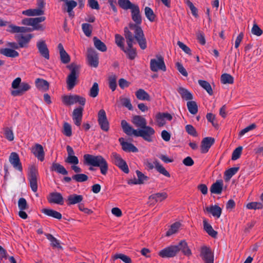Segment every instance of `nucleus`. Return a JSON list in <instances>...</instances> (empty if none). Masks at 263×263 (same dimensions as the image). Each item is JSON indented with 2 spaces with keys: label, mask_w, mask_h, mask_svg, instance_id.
<instances>
[{
  "label": "nucleus",
  "mask_w": 263,
  "mask_h": 263,
  "mask_svg": "<svg viewBox=\"0 0 263 263\" xmlns=\"http://www.w3.org/2000/svg\"><path fill=\"white\" fill-rule=\"evenodd\" d=\"M129 27L130 30L134 32L135 35H133V33L129 30L127 27L124 28V36L128 47L126 49L124 48V50H122L127 54L130 59L133 60L137 55L136 50L133 47L134 39L136 40L142 49H145L146 48V42L143 30L140 26L132 24L129 25Z\"/></svg>",
  "instance_id": "f257e3e1"
},
{
  "label": "nucleus",
  "mask_w": 263,
  "mask_h": 263,
  "mask_svg": "<svg viewBox=\"0 0 263 263\" xmlns=\"http://www.w3.org/2000/svg\"><path fill=\"white\" fill-rule=\"evenodd\" d=\"M180 251L186 256L192 254L191 250L185 240H181L177 245H171L164 248L159 251L158 254L162 258H171L177 255Z\"/></svg>",
  "instance_id": "f03ea898"
},
{
  "label": "nucleus",
  "mask_w": 263,
  "mask_h": 263,
  "mask_svg": "<svg viewBox=\"0 0 263 263\" xmlns=\"http://www.w3.org/2000/svg\"><path fill=\"white\" fill-rule=\"evenodd\" d=\"M84 162L87 165L99 167L102 175H105L108 170L106 160L101 155L94 156L85 154L84 156Z\"/></svg>",
  "instance_id": "7ed1b4c3"
},
{
  "label": "nucleus",
  "mask_w": 263,
  "mask_h": 263,
  "mask_svg": "<svg viewBox=\"0 0 263 263\" xmlns=\"http://www.w3.org/2000/svg\"><path fill=\"white\" fill-rule=\"evenodd\" d=\"M80 66L74 63L68 66L70 73L68 76L66 83L68 90H71L77 84V81L79 77Z\"/></svg>",
  "instance_id": "20e7f679"
},
{
  "label": "nucleus",
  "mask_w": 263,
  "mask_h": 263,
  "mask_svg": "<svg viewBox=\"0 0 263 263\" xmlns=\"http://www.w3.org/2000/svg\"><path fill=\"white\" fill-rule=\"evenodd\" d=\"M63 103L66 105H71L75 103H79L84 106L85 104L86 100L83 97L78 95H65L62 98Z\"/></svg>",
  "instance_id": "39448f33"
},
{
  "label": "nucleus",
  "mask_w": 263,
  "mask_h": 263,
  "mask_svg": "<svg viewBox=\"0 0 263 263\" xmlns=\"http://www.w3.org/2000/svg\"><path fill=\"white\" fill-rule=\"evenodd\" d=\"M39 176L38 171L35 166H31L29 168L28 179L29 182L30 186L33 192L37 191V178Z\"/></svg>",
  "instance_id": "423d86ee"
},
{
  "label": "nucleus",
  "mask_w": 263,
  "mask_h": 263,
  "mask_svg": "<svg viewBox=\"0 0 263 263\" xmlns=\"http://www.w3.org/2000/svg\"><path fill=\"white\" fill-rule=\"evenodd\" d=\"M156 58V59H153L151 60V70L154 72H157L160 70L163 71H166V68L163 57L161 55H157Z\"/></svg>",
  "instance_id": "0eeeda50"
},
{
  "label": "nucleus",
  "mask_w": 263,
  "mask_h": 263,
  "mask_svg": "<svg viewBox=\"0 0 263 263\" xmlns=\"http://www.w3.org/2000/svg\"><path fill=\"white\" fill-rule=\"evenodd\" d=\"M155 133V130L152 127L146 125L141 129L137 130L136 137H141L145 140L148 142H152L153 141L152 136L154 135Z\"/></svg>",
  "instance_id": "6e6552de"
},
{
  "label": "nucleus",
  "mask_w": 263,
  "mask_h": 263,
  "mask_svg": "<svg viewBox=\"0 0 263 263\" xmlns=\"http://www.w3.org/2000/svg\"><path fill=\"white\" fill-rule=\"evenodd\" d=\"M111 158L112 162L122 171L125 173L129 172V169L126 162L121 157L120 155L113 152L111 153Z\"/></svg>",
  "instance_id": "1a4fd4ad"
},
{
  "label": "nucleus",
  "mask_w": 263,
  "mask_h": 263,
  "mask_svg": "<svg viewBox=\"0 0 263 263\" xmlns=\"http://www.w3.org/2000/svg\"><path fill=\"white\" fill-rule=\"evenodd\" d=\"M200 256L204 263H214V254L210 248L202 247Z\"/></svg>",
  "instance_id": "9d476101"
},
{
  "label": "nucleus",
  "mask_w": 263,
  "mask_h": 263,
  "mask_svg": "<svg viewBox=\"0 0 263 263\" xmlns=\"http://www.w3.org/2000/svg\"><path fill=\"white\" fill-rule=\"evenodd\" d=\"M36 47L40 55L46 60L49 59V51L44 40H40L36 42Z\"/></svg>",
  "instance_id": "9b49d317"
},
{
  "label": "nucleus",
  "mask_w": 263,
  "mask_h": 263,
  "mask_svg": "<svg viewBox=\"0 0 263 263\" xmlns=\"http://www.w3.org/2000/svg\"><path fill=\"white\" fill-rule=\"evenodd\" d=\"M87 52V60L89 65L95 68L98 67L99 58L96 51L92 48H89L88 49Z\"/></svg>",
  "instance_id": "f8f14e48"
},
{
  "label": "nucleus",
  "mask_w": 263,
  "mask_h": 263,
  "mask_svg": "<svg viewBox=\"0 0 263 263\" xmlns=\"http://www.w3.org/2000/svg\"><path fill=\"white\" fill-rule=\"evenodd\" d=\"M98 122L102 130L104 131L108 130L109 123L104 109H101L98 112Z\"/></svg>",
  "instance_id": "ddd939ff"
},
{
  "label": "nucleus",
  "mask_w": 263,
  "mask_h": 263,
  "mask_svg": "<svg viewBox=\"0 0 263 263\" xmlns=\"http://www.w3.org/2000/svg\"><path fill=\"white\" fill-rule=\"evenodd\" d=\"M33 37V36L31 34H28L26 35L22 34L16 35L15 36L16 40L18 42L19 47L21 48L27 47L28 46V44Z\"/></svg>",
  "instance_id": "4468645a"
},
{
  "label": "nucleus",
  "mask_w": 263,
  "mask_h": 263,
  "mask_svg": "<svg viewBox=\"0 0 263 263\" xmlns=\"http://www.w3.org/2000/svg\"><path fill=\"white\" fill-rule=\"evenodd\" d=\"M214 142L215 139L213 138L208 137L203 138L201 143V153H206Z\"/></svg>",
  "instance_id": "2eb2a0df"
},
{
  "label": "nucleus",
  "mask_w": 263,
  "mask_h": 263,
  "mask_svg": "<svg viewBox=\"0 0 263 263\" xmlns=\"http://www.w3.org/2000/svg\"><path fill=\"white\" fill-rule=\"evenodd\" d=\"M165 119L170 121L172 119V116L167 112H159L156 115L157 124L160 127L165 124Z\"/></svg>",
  "instance_id": "dca6fc26"
},
{
  "label": "nucleus",
  "mask_w": 263,
  "mask_h": 263,
  "mask_svg": "<svg viewBox=\"0 0 263 263\" xmlns=\"http://www.w3.org/2000/svg\"><path fill=\"white\" fill-rule=\"evenodd\" d=\"M31 152L40 161L44 159L45 153L43 147L40 144H35L31 148Z\"/></svg>",
  "instance_id": "f3484780"
},
{
  "label": "nucleus",
  "mask_w": 263,
  "mask_h": 263,
  "mask_svg": "<svg viewBox=\"0 0 263 263\" xmlns=\"http://www.w3.org/2000/svg\"><path fill=\"white\" fill-rule=\"evenodd\" d=\"M49 203H56L62 205L64 202V199L61 194L58 192H53L49 194L48 197Z\"/></svg>",
  "instance_id": "a211bd4d"
},
{
  "label": "nucleus",
  "mask_w": 263,
  "mask_h": 263,
  "mask_svg": "<svg viewBox=\"0 0 263 263\" xmlns=\"http://www.w3.org/2000/svg\"><path fill=\"white\" fill-rule=\"evenodd\" d=\"M9 162L13 166L20 171H22V167L20 162L18 155L15 152L11 153L9 157Z\"/></svg>",
  "instance_id": "6ab92c4d"
},
{
  "label": "nucleus",
  "mask_w": 263,
  "mask_h": 263,
  "mask_svg": "<svg viewBox=\"0 0 263 263\" xmlns=\"http://www.w3.org/2000/svg\"><path fill=\"white\" fill-rule=\"evenodd\" d=\"M31 88L30 85L26 82H22L17 89L11 91V94L13 96H18L23 95Z\"/></svg>",
  "instance_id": "aec40b11"
},
{
  "label": "nucleus",
  "mask_w": 263,
  "mask_h": 263,
  "mask_svg": "<svg viewBox=\"0 0 263 263\" xmlns=\"http://www.w3.org/2000/svg\"><path fill=\"white\" fill-rule=\"evenodd\" d=\"M83 108L82 107H78L73 110L72 114V118L74 124L77 126H80Z\"/></svg>",
  "instance_id": "412c9836"
},
{
  "label": "nucleus",
  "mask_w": 263,
  "mask_h": 263,
  "mask_svg": "<svg viewBox=\"0 0 263 263\" xmlns=\"http://www.w3.org/2000/svg\"><path fill=\"white\" fill-rule=\"evenodd\" d=\"M45 20V17L40 16L39 17H35L32 18L31 26L32 27L33 29L34 30H44V27L40 23Z\"/></svg>",
  "instance_id": "4be33fe9"
},
{
  "label": "nucleus",
  "mask_w": 263,
  "mask_h": 263,
  "mask_svg": "<svg viewBox=\"0 0 263 263\" xmlns=\"http://www.w3.org/2000/svg\"><path fill=\"white\" fill-rule=\"evenodd\" d=\"M45 20V17L40 16L39 17H35L32 18L31 26L32 27L33 29L34 30H44V27L40 23Z\"/></svg>",
  "instance_id": "5701e85b"
},
{
  "label": "nucleus",
  "mask_w": 263,
  "mask_h": 263,
  "mask_svg": "<svg viewBox=\"0 0 263 263\" xmlns=\"http://www.w3.org/2000/svg\"><path fill=\"white\" fill-rule=\"evenodd\" d=\"M121 125L123 132L126 135L136 136L137 130L134 129L125 120H122Z\"/></svg>",
  "instance_id": "b1692460"
},
{
  "label": "nucleus",
  "mask_w": 263,
  "mask_h": 263,
  "mask_svg": "<svg viewBox=\"0 0 263 263\" xmlns=\"http://www.w3.org/2000/svg\"><path fill=\"white\" fill-rule=\"evenodd\" d=\"M119 142H120L123 150L125 152L135 153L138 151V148L132 143L125 142L122 138L119 139Z\"/></svg>",
  "instance_id": "393cba45"
},
{
  "label": "nucleus",
  "mask_w": 263,
  "mask_h": 263,
  "mask_svg": "<svg viewBox=\"0 0 263 263\" xmlns=\"http://www.w3.org/2000/svg\"><path fill=\"white\" fill-rule=\"evenodd\" d=\"M132 121L136 127H140L141 129L147 124L146 119L141 116L135 115L133 116Z\"/></svg>",
  "instance_id": "a878e982"
},
{
  "label": "nucleus",
  "mask_w": 263,
  "mask_h": 263,
  "mask_svg": "<svg viewBox=\"0 0 263 263\" xmlns=\"http://www.w3.org/2000/svg\"><path fill=\"white\" fill-rule=\"evenodd\" d=\"M58 48L59 50L61 62L64 64L69 63L70 60V57L64 49L62 44L61 43L59 44Z\"/></svg>",
  "instance_id": "bb28decb"
},
{
  "label": "nucleus",
  "mask_w": 263,
  "mask_h": 263,
  "mask_svg": "<svg viewBox=\"0 0 263 263\" xmlns=\"http://www.w3.org/2000/svg\"><path fill=\"white\" fill-rule=\"evenodd\" d=\"M205 210L217 218L220 217L222 211L221 209L217 205L207 206L205 208Z\"/></svg>",
  "instance_id": "cd10ccee"
},
{
  "label": "nucleus",
  "mask_w": 263,
  "mask_h": 263,
  "mask_svg": "<svg viewBox=\"0 0 263 263\" xmlns=\"http://www.w3.org/2000/svg\"><path fill=\"white\" fill-rule=\"evenodd\" d=\"M132 17L133 20L137 24H140L142 22L141 17L140 14V9L138 5H136L131 10Z\"/></svg>",
  "instance_id": "c85d7f7f"
},
{
  "label": "nucleus",
  "mask_w": 263,
  "mask_h": 263,
  "mask_svg": "<svg viewBox=\"0 0 263 263\" xmlns=\"http://www.w3.org/2000/svg\"><path fill=\"white\" fill-rule=\"evenodd\" d=\"M182 99L191 101L193 99V95L187 89L183 87H179L177 90Z\"/></svg>",
  "instance_id": "c756f323"
},
{
  "label": "nucleus",
  "mask_w": 263,
  "mask_h": 263,
  "mask_svg": "<svg viewBox=\"0 0 263 263\" xmlns=\"http://www.w3.org/2000/svg\"><path fill=\"white\" fill-rule=\"evenodd\" d=\"M44 13V10L40 8H36L34 9H29L26 10H24L22 12L23 14L29 16H40L43 15Z\"/></svg>",
  "instance_id": "7c9ffc66"
},
{
  "label": "nucleus",
  "mask_w": 263,
  "mask_h": 263,
  "mask_svg": "<svg viewBox=\"0 0 263 263\" xmlns=\"http://www.w3.org/2000/svg\"><path fill=\"white\" fill-rule=\"evenodd\" d=\"M0 53L7 57L16 58L19 55L17 51L10 48H2L0 49Z\"/></svg>",
  "instance_id": "2f4dec72"
},
{
  "label": "nucleus",
  "mask_w": 263,
  "mask_h": 263,
  "mask_svg": "<svg viewBox=\"0 0 263 263\" xmlns=\"http://www.w3.org/2000/svg\"><path fill=\"white\" fill-rule=\"evenodd\" d=\"M136 174L137 175L138 179H135L131 181V183L134 184H143L145 181H147L148 179V177L144 175L142 172L139 171H136Z\"/></svg>",
  "instance_id": "473e14b6"
},
{
  "label": "nucleus",
  "mask_w": 263,
  "mask_h": 263,
  "mask_svg": "<svg viewBox=\"0 0 263 263\" xmlns=\"http://www.w3.org/2000/svg\"><path fill=\"white\" fill-rule=\"evenodd\" d=\"M223 182L222 181H217L213 184L210 188V191L212 193L220 194L222 190Z\"/></svg>",
  "instance_id": "72a5a7b5"
},
{
  "label": "nucleus",
  "mask_w": 263,
  "mask_h": 263,
  "mask_svg": "<svg viewBox=\"0 0 263 263\" xmlns=\"http://www.w3.org/2000/svg\"><path fill=\"white\" fill-rule=\"evenodd\" d=\"M83 197L82 195L75 194H71L68 197V204H75L81 202L83 200Z\"/></svg>",
  "instance_id": "f704fd0d"
},
{
  "label": "nucleus",
  "mask_w": 263,
  "mask_h": 263,
  "mask_svg": "<svg viewBox=\"0 0 263 263\" xmlns=\"http://www.w3.org/2000/svg\"><path fill=\"white\" fill-rule=\"evenodd\" d=\"M42 212L48 216H50L58 219H61L62 218L61 214L53 210L44 209L42 210Z\"/></svg>",
  "instance_id": "c9c22d12"
},
{
  "label": "nucleus",
  "mask_w": 263,
  "mask_h": 263,
  "mask_svg": "<svg viewBox=\"0 0 263 263\" xmlns=\"http://www.w3.org/2000/svg\"><path fill=\"white\" fill-rule=\"evenodd\" d=\"M36 87L44 91H46L49 89V83L46 80L41 79H37L35 80Z\"/></svg>",
  "instance_id": "e433bc0d"
},
{
  "label": "nucleus",
  "mask_w": 263,
  "mask_h": 263,
  "mask_svg": "<svg viewBox=\"0 0 263 263\" xmlns=\"http://www.w3.org/2000/svg\"><path fill=\"white\" fill-rule=\"evenodd\" d=\"M51 170L62 175H67L68 174V172L65 168L63 165L57 163H53L52 164Z\"/></svg>",
  "instance_id": "4c0bfd02"
},
{
  "label": "nucleus",
  "mask_w": 263,
  "mask_h": 263,
  "mask_svg": "<svg viewBox=\"0 0 263 263\" xmlns=\"http://www.w3.org/2000/svg\"><path fill=\"white\" fill-rule=\"evenodd\" d=\"M136 96L140 100L150 101V96L144 89H139L136 92Z\"/></svg>",
  "instance_id": "58836bf2"
},
{
  "label": "nucleus",
  "mask_w": 263,
  "mask_h": 263,
  "mask_svg": "<svg viewBox=\"0 0 263 263\" xmlns=\"http://www.w3.org/2000/svg\"><path fill=\"white\" fill-rule=\"evenodd\" d=\"M167 195L165 192L158 193L149 196V200H154L155 202H161L166 199Z\"/></svg>",
  "instance_id": "ea45409f"
},
{
  "label": "nucleus",
  "mask_w": 263,
  "mask_h": 263,
  "mask_svg": "<svg viewBox=\"0 0 263 263\" xmlns=\"http://www.w3.org/2000/svg\"><path fill=\"white\" fill-rule=\"evenodd\" d=\"M155 167L156 170L160 174L164 176L169 177L170 173L165 170V168L159 163L157 160H154Z\"/></svg>",
  "instance_id": "a19ab883"
},
{
  "label": "nucleus",
  "mask_w": 263,
  "mask_h": 263,
  "mask_svg": "<svg viewBox=\"0 0 263 263\" xmlns=\"http://www.w3.org/2000/svg\"><path fill=\"white\" fill-rule=\"evenodd\" d=\"M95 47L99 50L104 52L107 50V47L105 44L97 37L93 38Z\"/></svg>",
  "instance_id": "79ce46f5"
},
{
  "label": "nucleus",
  "mask_w": 263,
  "mask_h": 263,
  "mask_svg": "<svg viewBox=\"0 0 263 263\" xmlns=\"http://www.w3.org/2000/svg\"><path fill=\"white\" fill-rule=\"evenodd\" d=\"M203 227L204 230L208 234L212 237H215L217 235V232L214 230L210 224L206 219L203 220Z\"/></svg>",
  "instance_id": "37998d69"
},
{
  "label": "nucleus",
  "mask_w": 263,
  "mask_h": 263,
  "mask_svg": "<svg viewBox=\"0 0 263 263\" xmlns=\"http://www.w3.org/2000/svg\"><path fill=\"white\" fill-rule=\"evenodd\" d=\"M187 107L189 112L193 115H195L198 112V106L197 103L193 101H189L187 102Z\"/></svg>",
  "instance_id": "c03bdc74"
},
{
  "label": "nucleus",
  "mask_w": 263,
  "mask_h": 263,
  "mask_svg": "<svg viewBox=\"0 0 263 263\" xmlns=\"http://www.w3.org/2000/svg\"><path fill=\"white\" fill-rule=\"evenodd\" d=\"M118 3L122 8L125 10H132L136 5L132 4L129 0H119Z\"/></svg>",
  "instance_id": "a18cd8bd"
},
{
  "label": "nucleus",
  "mask_w": 263,
  "mask_h": 263,
  "mask_svg": "<svg viewBox=\"0 0 263 263\" xmlns=\"http://www.w3.org/2000/svg\"><path fill=\"white\" fill-rule=\"evenodd\" d=\"M198 84L201 87L204 89L210 95L213 94V90L211 85L208 82L199 80H198Z\"/></svg>",
  "instance_id": "49530a36"
},
{
  "label": "nucleus",
  "mask_w": 263,
  "mask_h": 263,
  "mask_svg": "<svg viewBox=\"0 0 263 263\" xmlns=\"http://www.w3.org/2000/svg\"><path fill=\"white\" fill-rule=\"evenodd\" d=\"M238 169V167H231L226 171L224 173L225 180L227 181H229L237 172Z\"/></svg>",
  "instance_id": "de8ad7c7"
},
{
  "label": "nucleus",
  "mask_w": 263,
  "mask_h": 263,
  "mask_svg": "<svg viewBox=\"0 0 263 263\" xmlns=\"http://www.w3.org/2000/svg\"><path fill=\"white\" fill-rule=\"evenodd\" d=\"M181 226L180 223L176 222L171 225L170 228L166 232V236H170L175 233H176L180 228Z\"/></svg>",
  "instance_id": "09e8293b"
},
{
  "label": "nucleus",
  "mask_w": 263,
  "mask_h": 263,
  "mask_svg": "<svg viewBox=\"0 0 263 263\" xmlns=\"http://www.w3.org/2000/svg\"><path fill=\"white\" fill-rule=\"evenodd\" d=\"M144 12L146 17L150 22H152L155 21V15L151 8L146 7L144 9Z\"/></svg>",
  "instance_id": "8fccbe9b"
},
{
  "label": "nucleus",
  "mask_w": 263,
  "mask_h": 263,
  "mask_svg": "<svg viewBox=\"0 0 263 263\" xmlns=\"http://www.w3.org/2000/svg\"><path fill=\"white\" fill-rule=\"evenodd\" d=\"M99 86L97 82H95L90 88L89 95L92 98H96L99 93Z\"/></svg>",
  "instance_id": "3c124183"
},
{
  "label": "nucleus",
  "mask_w": 263,
  "mask_h": 263,
  "mask_svg": "<svg viewBox=\"0 0 263 263\" xmlns=\"http://www.w3.org/2000/svg\"><path fill=\"white\" fill-rule=\"evenodd\" d=\"M117 77L115 74L111 75L108 79L109 86L112 91H115L117 87Z\"/></svg>",
  "instance_id": "603ef678"
},
{
  "label": "nucleus",
  "mask_w": 263,
  "mask_h": 263,
  "mask_svg": "<svg viewBox=\"0 0 263 263\" xmlns=\"http://www.w3.org/2000/svg\"><path fill=\"white\" fill-rule=\"evenodd\" d=\"M221 81L223 84H232L234 79L230 74L224 73L222 74L221 77Z\"/></svg>",
  "instance_id": "864d4df0"
},
{
  "label": "nucleus",
  "mask_w": 263,
  "mask_h": 263,
  "mask_svg": "<svg viewBox=\"0 0 263 263\" xmlns=\"http://www.w3.org/2000/svg\"><path fill=\"white\" fill-rule=\"evenodd\" d=\"M120 101L123 106L126 107L129 110L133 109V106L129 98L121 97H120Z\"/></svg>",
  "instance_id": "5fc2aeb1"
},
{
  "label": "nucleus",
  "mask_w": 263,
  "mask_h": 263,
  "mask_svg": "<svg viewBox=\"0 0 263 263\" xmlns=\"http://www.w3.org/2000/svg\"><path fill=\"white\" fill-rule=\"evenodd\" d=\"M47 238L51 242V245L53 247H57L61 248V246L60 245L59 240L53 237L51 234H46Z\"/></svg>",
  "instance_id": "6e6d98bb"
},
{
  "label": "nucleus",
  "mask_w": 263,
  "mask_h": 263,
  "mask_svg": "<svg viewBox=\"0 0 263 263\" xmlns=\"http://www.w3.org/2000/svg\"><path fill=\"white\" fill-rule=\"evenodd\" d=\"M72 179L78 182H82L88 180V176L84 174H78L72 177Z\"/></svg>",
  "instance_id": "4d7b16f0"
},
{
  "label": "nucleus",
  "mask_w": 263,
  "mask_h": 263,
  "mask_svg": "<svg viewBox=\"0 0 263 263\" xmlns=\"http://www.w3.org/2000/svg\"><path fill=\"white\" fill-rule=\"evenodd\" d=\"M82 30L84 34L87 36H89L91 34L92 26L89 24L84 23L82 25Z\"/></svg>",
  "instance_id": "13d9d810"
},
{
  "label": "nucleus",
  "mask_w": 263,
  "mask_h": 263,
  "mask_svg": "<svg viewBox=\"0 0 263 263\" xmlns=\"http://www.w3.org/2000/svg\"><path fill=\"white\" fill-rule=\"evenodd\" d=\"M247 208L248 209H261L263 208V204L260 202H252L248 203Z\"/></svg>",
  "instance_id": "bf43d9fd"
},
{
  "label": "nucleus",
  "mask_w": 263,
  "mask_h": 263,
  "mask_svg": "<svg viewBox=\"0 0 263 263\" xmlns=\"http://www.w3.org/2000/svg\"><path fill=\"white\" fill-rule=\"evenodd\" d=\"M114 259H121L125 263H132L131 259L123 254H117L114 256Z\"/></svg>",
  "instance_id": "052dcab7"
},
{
  "label": "nucleus",
  "mask_w": 263,
  "mask_h": 263,
  "mask_svg": "<svg viewBox=\"0 0 263 263\" xmlns=\"http://www.w3.org/2000/svg\"><path fill=\"white\" fill-rule=\"evenodd\" d=\"M4 135L5 137L10 141H13L14 139V135L12 130L8 127H6L4 129Z\"/></svg>",
  "instance_id": "680f3d73"
},
{
  "label": "nucleus",
  "mask_w": 263,
  "mask_h": 263,
  "mask_svg": "<svg viewBox=\"0 0 263 263\" xmlns=\"http://www.w3.org/2000/svg\"><path fill=\"white\" fill-rule=\"evenodd\" d=\"M242 149V147L241 146H239L233 151L232 155V159L233 160H236L240 157Z\"/></svg>",
  "instance_id": "e2e57ef3"
},
{
  "label": "nucleus",
  "mask_w": 263,
  "mask_h": 263,
  "mask_svg": "<svg viewBox=\"0 0 263 263\" xmlns=\"http://www.w3.org/2000/svg\"><path fill=\"white\" fill-rule=\"evenodd\" d=\"M115 41L117 45L121 48L122 50H124L123 44L124 38L119 34H116Z\"/></svg>",
  "instance_id": "0e129e2a"
},
{
  "label": "nucleus",
  "mask_w": 263,
  "mask_h": 263,
  "mask_svg": "<svg viewBox=\"0 0 263 263\" xmlns=\"http://www.w3.org/2000/svg\"><path fill=\"white\" fill-rule=\"evenodd\" d=\"M63 134L67 136L70 137L72 135L71 127L69 124L65 123L63 126Z\"/></svg>",
  "instance_id": "69168bd1"
},
{
  "label": "nucleus",
  "mask_w": 263,
  "mask_h": 263,
  "mask_svg": "<svg viewBox=\"0 0 263 263\" xmlns=\"http://www.w3.org/2000/svg\"><path fill=\"white\" fill-rule=\"evenodd\" d=\"M251 32L254 35L259 36L262 34V31L256 24H254L252 28Z\"/></svg>",
  "instance_id": "338daca9"
},
{
  "label": "nucleus",
  "mask_w": 263,
  "mask_h": 263,
  "mask_svg": "<svg viewBox=\"0 0 263 263\" xmlns=\"http://www.w3.org/2000/svg\"><path fill=\"white\" fill-rule=\"evenodd\" d=\"M65 162L70 164L77 165L79 163V159L76 156H71L67 157L65 159Z\"/></svg>",
  "instance_id": "774afa93"
}]
</instances>
